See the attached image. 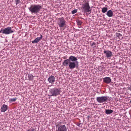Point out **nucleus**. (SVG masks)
Masks as SVG:
<instances>
[{
	"label": "nucleus",
	"mask_w": 131,
	"mask_h": 131,
	"mask_svg": "<svg viewBox=\"0 0 131 131\" xmlns=\"http://www.w3.org/2000/svg\"><path fill=\"white\" fill-rule=\"evenodd\" d=\"M42 7L40 4H33L31 5L28 9L32 14L38 13L41 10Z\"/></svg>",
	"instance_id": "nucleus-1"
},
{
	"label": "nucleus",
	"mask_w": 131,
	"mask_h": 131,
	"mask_svg": "<svg viewBox=\"0 0 131 131\" xmlns=\"http://www.w3.org/2000/svg\"><path fill=\"white\" fill-rule=\"evenodd\" d=\"M90 117V116H88V117H87L88 118H89V117Z\"/></svg>",
	"instance_id": "nucleus-29"
},
{
	"label": "nucleus",
	"mask_w": 131,
	"mask_h": 131,
	"mask_svg": "<svg viewBox=\"0 0 131 131\" xmlns=\"http://www.w3.org/2000/svg\"><path fill=\"white\" fill-rule=\"evenodd\" d=\"M129 103L130 104H131V100L130 101Z\"/></svg>",
	"instance_id": "nucleus-31"
},
{
	"label": "nucleus",
	"mask_w": 131,
	"mask_h": 131,
	"mask_svg": "<svg viewBox=\"0 0 131 131\" xmlns=\"http://www.w3.org/2000/svg\"><path fill=\"white\" fill-rule=\"evenodd\" d=\"M36 130L35 128H29L26 131H36Z\"/></svg>",
	"instance_id": "nucleus-21"
},
{
	"label": "nucleus",
	"mask_w": 131,
	"mask_h": 131,
	"mask_svg": "<svg viewBox=\"0 0 131 131\" xmlns=\"http://www.w3.org/2000/svg\"><path fill=\"white\" fill-rule=\"evenodd\" d=\"M58 23L59 27L60 28L63 27L66 25V21L63 17L59 18Z\"/></svg>",
	"instance_id": "nucleus-5"
},
{
	"label": "nucleus",
	"mask_w": 131,
	"mask_h": 131,
	"mask_svg": "<svg viewBox=\"0 0 131 131\" xmlns=\"http://www.w3.org/2000/svg\"><path fill=\"white\" fill-rule=\"evenodd\" d=\"M42 36L40 35V37H38L36 38L34 40L32 41V42L33 43H38L40 40L42 38Z\"/></svg>",
	"instance_id": "nucleus-13"
},
{
	"label": "nucleus",
	"mask_w": 131,
	"mask_h": 131,
	"mask_svg": "<svg viewBox=\"0 0 131 131\" xmlns=\"http://www.w3.org/2000/svg\"><path fill=\"white\" fill-rule=\"evenodd\" d=\"M103 81L104 82L107 84H108L110 83L111 80L110 78L109 77H106L103 78Z\"/></svg>",
	"instance_id": "nucleus-14"
},
{
	"label": "nucleus",
	"mask_w": 131,
	"mask_h": 131,
	"mask_svg": "<svg viewBox=\"0 0 131 131\" xmlns=\"http://www.w3.org/2000/svg\"><path fill=\"white\" fill-rule=\"evenodd\" d=\"M70 61L69 59L64 60L62 64L64 66H67L68 65V64L70 63Z\"/></svg>",
	"instance_id": "nucleus-15"
},
{
	"label": "nucleus",
	"mask_w": 131,
	"mask_h": 131,
	"mask_svg": "<svg viewBox=\"0 0 131 131\" xmlns=\"http://www.w3.org/2000/svg\"><path fill=\"white\" fill-rule=\"evenodd\" d=\"M77 25H80L82 24V22L80 20H77Z\"/></svg>",
	"instance_id": "nucleus-24"
},
{
	"label": "nucleus",
	"mask_w": 131,
	"mask_h": 131,
	"mask_svg": "<svg viewBox=\"0 0 131 131\" xmlns=\"http://www.w3.org/2000/svg\"><path fill=\"white\" fill-rule=\"evenodd\" d=\"M8 107L7 105L5 104H3L1 107V111L2 112H5L8 108Z\"/></svg>",
	"instance_id": "nucleus-12"
},
{
	"label": "nucleus",
	"mask_w": 131,
	"mask_h": 131,
	"mask_svg": "<svg viewBox=\"0 0 131 131\" xmlns=\"http://www.w3.org/2000/svg\"><path fill=\"white\" fill-rule=\"evenodd\" d=\"M69 68L71 69H72L76 68H77L79 66V62L78 61L76 62H70L68 64Z\"/></svg>",
	"instance_id": "nucleus-8"
},
{
	"label": "nucleus",
	"mask_w": 131,
	"mask_h": 131,
	"mask_svg": "<svg viewBox=\"0 0 131 131\" xmlns=\"http://www.w3.org/2000/svg\"><path fill=\"white\" fill-rule=\"evenodd\" d=\"M81 8L82 12L86 13V15H88L91 13V9L88 2L82 4Z\"/></svg>",
	"instance_id": "nucleus-2"
},
{
	"label": "nucleus",
	"mask_w": 131,
	"mask_h": 131,
	"mask_svg": "<svg viewBox=\"0 0 131 131\" xmlns=\"http://www.w3.org/2000/svg\"><path fill=\"white\" fill-rule=\"evenodd\" d=\"M34 77L35 76H33L31 74H29L28 76V80L30 81H32Z\"/></svg>",
	"instance_id": "nucleus-17"
},
{
	"label": "nucleus",
	"mask_w": 131,
	"mask_h": 131,
	"mask_svg": "<svg viewBox=\"0 0 131 131\" xmlns=\"http://www.w3.org/2000/svg\"><path fill=\"white\" fill-rule=\"evenodd\" d=\"M69 59L70 62H76L77 61L78 59L77 57L74 56H71L69 57Z\"/></svg>",
	"instance_id": "nucleus-11"
},
{
	"label": "nucleus",
	"mask_w": 131,
	"mask_h": 131,
	"mask_svg": "<svg viewBox=\"0 0 131 131\" xmlns=\"http://www.w3.org/2000/svg\"><path fill=\"white\" fill-rule=\"evenodd\" d=\"M80 123H79V124H77V126H80Z\"/></svg>",
	"instance_id": "nucleus-28"
},
{
	"label": "nucleus",
	"mask_w": 131,
	"mask_h": 131,
	"mask_svg": "<svg viewBox=\"0 0 131 131\" xmlns=\"http://www.w3.org/2000/svg\"><path fill=\"white\" fill-rule=\"evenodd\" d=\"M129 90L131 91V88H129Z\"/></svg>",
	"instance_id": "nucleus-30"
},
{
	"label": "nucleus",
	"mask_w": 131,
	"mask_h": 131,
	"mask_svg": "<svg viewBox=\"0 0 131 131\" xmlns=\"http://www.w3.org/2000/svg\"><path fill=\"white\" fill-rule=\"evenodd\" d=\"M116 36L120 38L122 37V35L119 33H117L116 34Z\"/></svg>",
	"instance_id": "nucleus-25"
},
{
	"label": "nucleus",
	"mask_w": 131,
	"mask_h": 131,
	"mask_svg": "<svg viewBox=\"0 0 131 131\" xmlns=\"http://www.w3.org/2000/svg\"><path fill=\"white\" fill-rule=\"evenodd\" d=\"M14 31L12 29L11 27H8L7 28L2 29L0 31V33L4 34L6 35H8L13 33Z\"/></svg>",
	"instance_id": "nucleus-4"
},
{
	"label": "nucleus",
	"mask_w": 131,
	"mask_h": 131,
	"mask_svg": "<svg viewBox=\"0 0 131 131\" xmlns=\"http://www.w3.org/2000/svg\"><path fill=\"white\" fill-rule=\"evenodd\" d=\"M106 15L109 17H112L113 15V13L111 10H108L106 14Z\"/></svg>",
	"instance_id": "nucleus-16"
},
{
	"label": "nucleus",
	"mask_w": 131,
	"mask_h": 131,
	"mask_svg": "<svg viewBox=\"0 0 131 131\" xmlns=\"http://www.w3.org/2000/svg\"><path fill=\"white\" fill-rule=\"evenodd\" d=\"M104 53L106 57L107 58L111 57L113 55L112 52L109 50H104Z\"/></svg>",
	"instance_id": "nucleus-9"
},
{
	"label": "nucleus",
	"mask_w": 131,
	"mask_h": 131,
	"mask_svg": "<svg viewBox=\"0 0 131 131\" xmlns=\"http://www.w3.org/2000/svg\"><path fill=\"white\" fill-rule=\"evenodd\" d=\"M77 9H75L73 10L72 12V14H75V13H76L77 12Z\"/></svg>",
	"instance_id": "nucleus-26"
},
{
	"label": "nucleus",
	"mask_w": 131,
	"mask_h": 131,
	"mask_svg": "<svg viewBox=\"0 0 131 131\" xmlns=\"http://www.w3.org/2000/svg\"><path fill=\"white\" fill-rule=\"evenodd\" d=\"M113 111L111 110H105V113L107 114H109L113 112Z\"/></svg>",
	"instance_id": "nucleus-18"
},
{
	"label": "nucleus",
	"mask_w": 131,
	"mask_h": 131,
	"mask_svg": "<svg viewBox=\"0 0 131 131\" xmlns=\"http://www.w3.org/2000/svg\"><path fill=\"white\" fill-rule=\"evenodd\" d=\"M96 43L94 42H92L91 45V46L93 48H95L96 47Z\"/></svg>",
	"instance_id": "nucleus-22"
},
{
	"label": "nucleus",
	"mask_w": 131,
	"mask_h": 131,
	"mask_svg": "<svg viewBox=\"0 0 131 131\" xmlns=\"http://www.w3.org/2000/svg\"><path fill=\"white\" fill-rule=\"evenodd\" d=\"M17 98H16L9 99V102H10V103L11 102H14L17 100Z\"/></svg>",
	"instance_id": "nucleus-20"
},
{
	"label": "nucleus",
	"mask_w": 131,
	"mask_h": 131,
	"mask_svg": "<svg viewBox=\"0 0 131 131\" xmlns=\"http://www.w3.org/2000/svg\"><path fill=\"white\" fill-rule=\"evenodd\" d=\"M60 88H53L49 90V94L51 96H56L60 94L61 92Z\"/></svg>",
	"instance_id": "nucleus-3"
},
{
	"label": "nucleus",
	"mask_w": 131,
	"mask_h": 131,
	"mask_svg": "<svg viewBox=\"0 0 131 131\" xmlns=\"http://www.w3.org/2000/svg\"><path fill=\"white\" fill-rule=\"evenodd\" d=\"M108 98L107 96L98 97H97L96 101L99 103H102L106 101Z\"/></svg>",
	"instance_id": "nucleus-7"
},
{
	"label": "nucleus",
	"mask_w": 131,
	"mask_h": 131,
	"mask_svg": "<svg viewBox=\"0 0 131 131\" xmlns=\"http://www.w3.org/2000/svg\"><path fill=\"white\" fill-rule=\"evenodd\" d=\"M107 10V7H104L102 8V12L103 13L106 12Z\"/></svg>",
	"instance_id": "nucleus-19"
},
{
	"label": "nucleus",
	"mask_w": 131,
	"mask_h": 131,
	"mask_svg": "<svg viewBox=\"0 0 131 131\" xmlns=\"http://www.w3.org/2000/svg\"><path fill=\"white\" fill-rule=\"evenodd\" d=\"M104 67H100L99 68V70L100 71H102Z\"/></svg>",
	"instance_id": "nucleus-27"
},
{
	"label": "nucleus",
	"mask_w": 131,
	"mask_h": 131,
	"mask_svg": "<svg viewBox=\"0 0 131 131\" xmlns=\"http://www.w3.org/2000/svg\"><path fill=\"white\" fill-rule=\"evenodd\" d=\"M15 1L16 5L21 3V2L20 1V0H15Z\"/></svg>",
	"instance_id": "nucleus-23"
},
{
	"label": "nucleus",
	"mask_w": 131,
	"mask_h": 131,
	"mask_svg": "<svg viewBox=\"0 0 131 131\" xmlns=\"http://www.w3.org/2000/svg\"><path fill=\"white\" fill-rule=\"evenodd\" d=\"M55 77L52 75H51L48 78V81L49 83L53 84L55 81Z\"/></svg>",
	"instance_id": "nucleus-10"
},
{
	"label": "nucleus",
	"mask_w": 131,
	"mask_h": 131,
	"mask_svg": "<svg viewBox=\"0 0 131 131\" xmlns=\"http://www.w3.org/2000/svg\"><path fill=\"white\" fill-rule=\"evenodd\" d=\"M57 131H67V128L65 125H61L60 124L56 126Z\"/></svg>",
	"instance_id": "nucleus-6"
}]
</instances>
